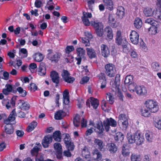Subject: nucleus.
<instances>
[{
  "instance_id": "c756f323",
  "label": "nucleus",
  "mask_w": 161,
  "mask_h": 161,
  "mask_svg": "<svg viewBox=\"0 0 161 161\" xmlns=\"http://www.w3.org/2000/svg\"><path fill=\"white\" fill-rule=\"evenodd\" d=\"M18 105L21 109L22 110H28L30 108L29 104L22 100H19Z\"/></svg>"
},
{
  "instance_id": "a18cd8bd",
  "label": "nucleus",
  "mask_w": 161,
  "mask_h": 161,
  "mask_svg": "<svg viewBox=\"0 0 161 161\" xmlns=\"http://www.w3.org/2000/svg\"><path fill=\"white\" fill-rule=\"evenodd\" d=\"M106 99L111 104H113L114 102V98L112 93L108 92L106 93Z\"/></svg>"
},
{
  "instance_id": "338daca9",
  "label": "nucleus",
  "mask_w": 161,
  "mask_h": 161,
  "mask_svg": "<svg viewBox=\"0 0 161 161\" xmlns=\"http://www.w3.org/2000/svg\"><path fill=\"white\" fill-rule=\"evenodd\" d=\"M74 50V48L73 46H68L65 48L66 52L67 53H69L70 52L73 51Z\"/></svg>"
},
{
  "instance_id": "4be33fe9",
  "label": "nucleus",
  "mask_w": 161,
  "mask_h": 161,
  "mask_svg": "<svg viewBox=\"0 0 161 161\" xmlns=\"http://www.w3.org/2000/svg\"><path fill=\"white\" fill-rule=\"evenodd\" d=\"M15 109H13L11 112L8 118L6 119H4V122L5 124H10V123L15 119V116H16Z\"/></svg>"
},
{
  "instance_id": "4c0bfd02",
  "label": "nucleus",
  "mask_w": 161,
  "mask_h": 161,
  "mask_svg": "<svg viewBox=\"0 0 161 161\" xmlns=\"http://www.w3.org/2000/svg\"><path fill=\"white\" fill-rule=\"evenodd\" d=\"M86 50L87 54L90 58L92 59L96 57L95 51L93 48H87Z\"/></svg>"
},
{
  "instance_id": "412c9836",
  "label": "nucleus",
  "mask_w": 161,
  "mask_h": 161,
  "mask_svg": "<svg viewBox=\"0 0 161 161\" xmlns=\"http://www.w3.org/2000/svg\"><path fill=\"white\" fill-rule=\"evenodd\" d=\"M81 155L82 157L85 158L87 161H92L90 152L88 148L86 147L85 146L83 149Z\"/></svg>"
},
{
  "instance_id": "72a5a7b5",
  "label": "nucleus",
  "mask_w": 161,
  "mask_h": 161,
  "mask_svg": "<svg viewBox=\"0 0 161 161\" xmlns=\"http://www.w3.org/2000/svg\"><path fill=\"white\" fill-rule=\"evenodd\" d=\"M103 126V124L101 121L98 122L97 123L96 126H95L96 129V132L99 134H102L104 130Z\"/></svg>"
},
{
  "instance_id": "dca6fc26",
  "label": "nucleus",
  "mask_w": 161,
  "mask_h": 161,
  "mask_svg": "<svg viewBox=\"0 0 161 161\" xmlns=\"http://www.w3.org/2000/svg\"><path fill=\"white\" fill-rule=\"evenodd\" d=\"M50 77L53 82L55 84V86H58L59 82V77L58 73L55 71H52L51 72Z\"/></svg>"
},
{
  "instance_id": "ea45409f",
  "label": "nucleus",
  "mask_w": 161,
  "mask_h": 161,
  "mask_svg": "<svg viewBox=\"0 0 161 161\" xmlns=\"http://www.w3.org/2000/svg\"><path fill=\"white\" fill-rule=\"evenodd\" d=\"M63 103L64 104V109H65L66 111L68 112L69 109L70 107L69 104V97L63 98Z\"/></svg>"
},
{
  "instance_id": "e433bc0d",
  "label": "nucleus",
  "mask_w": 161,
  "mask_h": 161,
  "mask_svg": "<svg viewBox=\"0 0 161 161\" xmlns=\"http://www.w3.org/2000/svg\"><path fill=\"white\" fill-rule=\"evenodd\" d=\"M125 9L122 6H119L117 8V11L116 14L118 18L120 19L123 18L125 14Z\"/></svg>"
},
{
  "instance_id": "69168bd1",
  "label": "nucleus",
  "mask_w": 161,
  "mask_h": 161,
  "mask_svg": "<svg viewBox=\"0 0 161 161\" xmlns=\"http://www.w3.org/2000/svg\"><path fill=\"white\" fill-rule=\"evenodd\" d=\"M89 80V77L86 76L83 77L81 80L80 81V83L81 84H83L87 82Z\"/></svg>"
},
{
  "instance_id": "c85d7f7f",
  "label": "nucleus",
  "mask_w": 161,
  "mask_h": 161,
  "mask_svg": "<svg viewBox=\"0 0 161 161\" xmlns=\"http://www.w3.org/2000/svg\"><path fill=\"white\" fill-rule=\"evenodd\" d=\"M153 125L158 130H161V118L158 116L153 118Z\"/></svg>"
},
{
  "instance_id": "09e8293b",
  "label": "nucleus",
  "mask_w": 161,
  "mask_h": 161,
  "mask_svg": "<svg viewBox=\"0 0 161 161\" xmlns=\"http://www.w3.org/2000/svg\"><path fill=\"white\" fill-rule=\"evenodd\" d=\"M123 138L124 136L123 134L120 132H118L116 133L114 137V139L116 141H121L123 139Z\"/></svg>"
},
{
  "instance_id": "c03bdc74",
  "label": "nucleus",
  "mask_w": 161,
  "mask_h": 161,
  "mask_svg": "<svg viewBox=\"0 0 161 161\" xmlns=\"http://www.w3.org/2000/svg\"><path fill=\"white\" fill-rule=\"evenodd\" d=\"M90 103L92 106L93 107L94 109H96L97 108L99 105L98 100L93 97H91Z\"/></svg>"
},
{
  "instance_id": "6e6552de",
  "label": "nucleus",
  "mask_w": 161,
  "mask_h": 161,
  "mask_svg": "<svg viewBox=\"0 0 161 161\" xmlns=\"http://www.w3.org/2000/svg\"><path fill=\"white\" fill-rule=\"evenodd\" d=\"M118 123L121 129L125 130L127 129L128 126V120L126 115L121 114L119 116Z\"/></svg>"
},
{
  "instance_id": "20e7f679",
  "label": "nucleus",
  "mask_w": 161,
  "mask_h": 161,
  "mask_svg": "<svg viewBox=\"0 0 161 161\" xmlns=\"http://www.w3.org/2000/svg\"><path fill=\"white\" fill-rule=\"evenodd\" d=\"M115 40L116 43L117 45H121L122 46L124 52L128 51V49L127 46L128 45V42L126 39H122L121 32L120 30H118L117 32Z\"/></svg>"
},
{
  "instance_id": "9b49d317",
  "label": "nucleus",
  "mask_w": 161,
  "mask_h": 161,
  "mask_svg": "<svg viewBox=\"0 0 161 161\" xmlns=\"http://www.w3.org/2000/svg\"><path fill=\"white\" fill-rule=\"evenodd\" d=\"M70 74L66 70L63 69L61 74L64 81L68 83L72 84L75 81V79L73 77L70 76Z\"/></svg>"
},
{
  "instance_id": "13d9d810",
  "label": "nucleus",
  "mask_w": 161,
  "mask_h": 161,
  "mask_svg": "<svg viewBox=\"0 0 161 161\" xmlns=\"http://www.w3.org/2000/svg\"><path fill=\"white\" fill-rule=\"evenodd\" d=\"M80 39L82 42L85 45L86 47L90 46V41L86 37H81Z\"/></svg>"
},
{
  "instance_id": "473e14b6",
  "label": "nucleus",
  "mask_w": 161,
  "mask_h": 161,
  "mask_svg": "<svg viewBox=\"0 0 161 161\" xmlns=\"http://www.w3.org/2000/svg\"><path fill=\"white\" fill-rule=\"evenodd\" d=\"M4 130L7 134L11 135L13 134L14 132V128L12 124H8L5 125Z\"/></svg>"
},
{
  "instance_id": "aec40b11",
  "label": "nucleus",
  "mask_w": 161,
  "mask_h": 161,
  "mask_svg": "<svg viewBox=\"0 0 161 161\" xmlns=\"http://www.w3.org/2000/svg\"><path fill=\"white\" fill-rule=\"evenodd\" d=\"M5 87V88L3 89L2 92L5 95H8L11 92L15 93L17 92L16 90H14L11 84H7L6 85Z\"/></svg>"
},
{
  "instance_id": "37998d69",
  "label": "nucleus",
  "mask_w": 161,
  "mask_h": 161,
  "mask_svg": "<svg viewBox=\"0 0 161 161\" xmlns=\"http://www.w3.org/2000/svg\"><path fill=\"white\" fill-rule=\"evenodd\" d=\"M131 80V75H127L125 77V80L124 81V83L126 86H127L128 90L131 91V89L130 88V85Z\"/></svg>"
},
{
  "instance_id": "a211bd4d",
  "label": "nucleus",
  "mask_w": 161,
  "mask_h": 161,
  "mask_svg": "<svg viewBox=\"0 0 161 161\" xmlns=\"http://www.w3.org/2000/svg\"><path fill=\"white\" fill-rule=\"evenodd\" d=\"M159 25L157 24L153 25L148 29V32L150 35H155L159 32Z\"/></svg>"
},
{
  "instance_id": "052dcab7",
  "label": "nucleus",
  "mask_w": 161,
  "mask_h": 161,
  "mask_svg": "<svg viewBox=\"0 0 161 161\" xmlns=\"http://www.w3.org/2000/svg\"><path fill=\"white\" fill-rule=\"evenodd\" d=\"M140 48L142 51L147 52L148 51V48L146 43L142 41L140 43Z\"/></svg>"
},
{
  "instance_id": "bb28decb",
  "label": "nucleus",
  "mask_w": 161,
  "mask_h": 161,
  "mask_svg": "<svg viewBox=\"0 0 161 161\" xmlns=\"http://www.w3.org/2000/svg\"><path fill=\"white\" fill-rule=\"evenodd\" d=\"M145 136L146 140L149 143L153 142L155 139L154 134L149 130L146 131Z\"/></svg>"
},
{
  "instance_id": "f704fd0d",
  "label": "nucleus",
  "mask_w": 161,
  "mask_h": 161,
  "mask_svg": "<svg viewBox=\"0 0 161 161\" xmlns=\"http://www.w3.org/2000/svg\"><path fill=\"white\" fill-rule=\"evenodd\" d=\"M93 158L97 161L100 160L102 158V155L101 152L97 149H95L92 152Z\"/></svg>"
},
{
  "instance_id": "1a4fd4ad",
  "label": "nucleus",
  "mask_w": 161,
  "mask_h": 161,
  "mask_svg": "<svg viewBox=\"0 0 161 161\" xmlns=\"http://www.w3.org/2000/svg\"><path fill=\"white\" fill-rule=\"evenodd\" d=\"M105 73L109 77L114 76L115 75L116 69L115 65L112 63H108L105 65Z\"/></svg>"
},
{
  "instance_id": "c9c22d12",
  "label": "nucleus",
  "mask_w": 161,
  "mask_h": 161,
  "mask_svg": "<svg viewBox=\"0 0 161 161\" xmlns=\"http://www.w3.org/2000/svg\"><path fill=\"white\" fill-rule=\"evenodd\" d=\"M66 115V113L63 110H60L57 111L54 115V118L57 120H60Z\"/></svg>"
},
{
  "instance_id": "5701e85b",
  "label": "nucleus",
  "mask_w": 161,
  "mask_h": 161,
  "mask_svg": "<svg viewBox=\"0 0 161 161\" xmlns=\"http://www.w3.org/2000/svg\"><path fill=\"white\" fill-rule=\"evenodd\" d=\"M107 150L110 153L114 154L115 153L118 149V147L114 143H108L107 145Z\"/></svg>"
},
{
  "instance_id": "ddd939ff",
  "label": "nucleus",
  "mask_w": 161,
  "mask_h": 161,
  "mask_svg": "<svg viewBox=\"0 0 161 161\" xmlns=\"http://www.w3.org/2000/svg\"><path fill=\"white\" fill-rule=\"evenodd\" d=\"M16 100V97L13 96L10 101L7 98L3 99L2 103L3 106H5L7 109H9L11 107V105L13 107L15 106Z\"/></svg>"
},
{
  "instance_id": "8fccbe9b",
  "label": "nucleus",
  "mask_w": 161,
  "mask_h": 161,
  "mask_svg": "<svg viewBox=\"0 0 161 161\" xmlns=\"http://www.w3.org/2000/svg\"><path fill=\"white\" fill-rule=\"evenodd\" d=\"M142 158L140 154H131V161H141Z\"/></svg>"
},
{
  "instance_id": "e2e57ef3",
  "label": "nucleus",
  "mask_w": 161,
  "mask_h": 161,
  "mask_svg": "<svg viewBox=\"0 0 161 161\" xmlns=\"http://www.w3.org/2000/svg\"><path fill=\"white\" fill-rule=\"evenodd\" d=\"M82 17L81 19L83 24L86 26H88L90 25L91 23H90L89 21V20L88 18L87 17Z\"/></svg>"
},
{
  "instance_id": "f257e3e1",
  "label": "nucleus",
  "mask_w": 161,
  "mask_h": 161,
  "mask_svg": "<svg viewBox=\"0 0 161 161\" xmlns=\"http://www.w3.org/2000/svg\"><path fill=\"white\" fill-rule=\"evenodd\" d=\"M145 108H142L140 112L142 116L145 117H149L151 113L157 112L159 110V106L156 101L149 99L146 101L145 103Z\"/></svg>"
},
{
  "instance_id": "f8f14e48",
  "label": "nucleus",
  "mask_w": 161,
  "mask_h": 161,
  "mask_svg": "<svg viewBox=\"0 0 161 161\" xmlns=\"http://www.w3.org/2000/svg\"><path fill=\"white\" fill-rule=\"evenodd\" d=\"M105 129L106 132H108L110 128V126L115 127L117 126V122L112 118H107L106 120L103 121Z\"/></svg>"
},
{
  "instance_id": "3c124183",
  "label": "nucleus",
  "mask_w": 161,
  "mask_h": 161,
  "mask_svg": "<svg viewBox=\"0 0 161 161\" xmlns=\"http://www.w3.org/2000/svg\"><path fill=\"white\" fill-rule=\"evenodd\" d=\"M80 121L79 116L78 115H76L73 119V124L76 127L79 126L80 125Z\"/></svg>"
},
{
  "instance_id": "393cba45",
  "label": "nucleus",
  "mask_w": 161,
  "mask_h": 161,
  "mask_svg": "<svg viewBox=\"0 0 161 161\" xmlns=\"http://www.w3.org/2000/svg\"><path fill=\"white\" fill-rule=\"evenodd\" d=\"M46 73V64L44 63L41 62L40 64L38 70H37V73L40 75L43 76L45 75Z\"/></svg>"
},
{
  "instance_id": "6e6d98bb",
  "label": "nucleus",
  "mask_w": 161,
  "mask_h": 161,
  "mask_svg": "<svg viewBox=\"0 0 161 161\" xmlns=\"http://www.w3.org/2000/svg\"><path fill=\"white\" fill-rule=\"evenodd\" d=\"M28 88L29 90L31 91H35L37 90L38 88L37 86L35 83H32L29 84Z\"/></svg>"
},
{
  "instance_id": "a19ab883",
  "label": "nucleus",
  "mask_w": 161,
  "mask_h": 161,
  "mask_svg": "<svg viewBox=\"0 0 161 161\" xmlns=\"http://www.w3.org/2000/svg\"><path fill=\"white\" fill-rule=\"evenodd\" d=\"M33 58L34 60L36 62H41L44 58L43 55L40 53H36L33 55Z\"/></svg>"
},
{
  "instance_id": "7ed1b4c3",
  "label": "nucleus",
  "mask_w": 161,
  "mask_h": 161,
  "mask_svg": "<svg viewBox=\"0 0 161 161\" xmlns=\"http://www.w3.org/2000/svg\"><path fill=\"white\" fill-rule=\"evenodd\" d=\"M144 13L147 17L153 16L157 19H161V11L159 9L146 8L144 9Z\"/></svg>"
},
{
  "instance_id": "774afa93",
  "label": "nucleus",
  "mask_w": 161,
  "mask_h": 161,
  "mask_svg": "<svg viewBox=\"0 0 161 161\" xmlns=\"http://www.w3.org/2000/svg\"><path fill=\"white\" fill-rule=\"evenodd\" d=\"M94 3V0H91L88 1V6L89 9L92 10L93 9V5Z\"/></svg>"
},
{
  "instance_id": "6ab92c4d",
  "label": "nucleus",
  "mask_w": 161,
  "mask_h": 161,
  "mask_svg": "<svg viewBox=\"0 0 161 161\" xmlns=\"http://www.w3.org/2000/svg\"><path fill=\"white\" fill-rule=\"evenodd\" d=\"M102 55L105 58L108 57L110 54V51L108 46L105 44H102L100 46Z\"/></svg>"
},
{
  "instance_id": "79ce46f5",
  "label": "nucleus",
  "mask_w": 161,
  "mask_h": 161,
  "mask_svg": "<svg viewBox=\"0 0 161 161\" xmlns=\"http://www.w3.org/2000/svg\"><path fill=\"white\" fill-rule=\"evenodd\" d=\"M37 125V123L35 121H33L29 125L26 129L27 131L30 132L32 131L36 126Z\"/></svg>"
},
{
  "instance_id": "5fc2aeb1",
  "label": "nucleus",
  "mask_w": 161,
  "mask_h": 161,
  "mask_svg": "<svg viewBox=\"0 0 161 161\" xmlns=\"http://www.w3.org/2000/svg\"><path fill=\"white\" fill-rule=\"evenodd\" d=\"M39 151V148L37 146H35L31 150V153L32 156H36L38 154Z\"/></svg>"
},
{
  "instance_id": "2eb2a0df",
  "label": "nucleus",
  "mask_w": 161,
  "mask_h": 161,
  "mask_svg": "<svg viewBox=\"0 0 161 161\" xmlns=\"http://www.w3.org/2000/svg\"><path fill=\"white\" fill-rule=\"evenodd\" d=\"M97 77L100 82H101L100 88L102 89L105 88L107 84L106 74L104 73L101 72L98 75Z\"/></svg>"
},
{
  "instance_id": "0eeeda50",
  "label": "nucleus",
  "mask_w": 161,
  "mask_h": 161,
  "mask_svg": "<svg viewBox=\"0 0 161 161\" xmlns=\"http://www.w3.org/2000/svg\"><path fill=\"white\" fill-rule=\"evenodd\" d=\"M49 52L47 55V58L52 62L57 63L60 59L62 56V54L60 53L56 52L54 53L51 49L48 50Z\"/></svg>"
},
{
  "instance_id": "49530a36",
  "label": "nucleus",
  "mask_w": 161,
  "mask_h": 161,
  "mask_svg": "<svg viewBox=\"0 0 161 161\" xmlns=\"http://www.w3.org/2000/svg\"><path fill=\"white\" fill-rule=\"evenodd\" d=\"M142 23L141 19L138 18L135 19L134 22L135 26L137 29H139L141 28Z\"/></svg>"
},
{
  "instance_id": "2f4dec72",
  "label": "nucleus",
  "mask_w": 161,
  "mask_h": 161,
  "mask_svg": "<svg viewBox=\"0 0 161 161\" xmlns=\"http://www.w3.org/2000/svg\"><path fill=\"white\" fill-rule=\"evenodd\" d=\"M139 36L138 33L135 31H131V43L136 45L139 41Z\"/></svg>"
},
{
  "instance_id": "39448f33",
  "label": "nucleus",
  "mask_w": 161,
  "mask_h": 161,
  "mask_svg": "<svg viewBox=\"0 0 161 161\" xmlns=\"http://www.w3.org/2000/svg\"><path fill=\"white\" fill-rule=\"evenodd\" d=\"M144 140L143 134L140 131H137L131 136V143H134L137 145H140L142 144Z\"/></svg>"
},
{
  "instance_id": "4468645a",
  "label": "nucleus",
  "mask_w": 161,
  "mask_h": 161,
  "mask_svg": "<svg viewBox=\"0 0 161 161\" xmlns=\"http://www.w3.org/2000/svg\"><path fill=\"white\" fill-rule=\"evenodd\" d=\"M76 52L77 57L75 59L77 61V64L79 65L81 64L82 58H83L85 55L86 51L83 48L80 47L76 48Z\"/></svg>"
},
{
  "instance_id": "603ef678",
  "label": "nucleus",
  "mask_w": 161,
  "mask_h": 161,
  "mask_svg": "<svg viewBox=\"0 0 161 161\" xmlns=\"http://www.w3.org/2000/svg\"><path fill=\"white\" fill-rule=\"evenodd\" d=\"M152 67L153 70L155 71H157L160 69V67L158 63L154 62L152 64Z\"/></svg>"
},
{
  "instance_id": "de8ad7c7",
  "label": "nucleus",
  "mask_w": 161,
  "mask_h": 161,
  "mask_svg": "<svg viewBox=\"0 0 161 161\" xmlns=\"http://www.w3.org/2000/svg\"><path fill=\"white\" fill-rule=\"evenodd\" d=\"M17 91L19 93L20 95L22 97H25L27 95L26 91L24 90L21 87H19L17 88Z\"/></svg>"
},
{
  "instance_id": "f3484780",
  "label": "nucleus",
  "mask_w": 161,
  "mask_h": 161,
  "mask_svg": "<svg viewBox=\"0 0 161 161\" xmlns=\"http://www.w3.org/2000/svg\"><path fill=\"white\" fill-rule=\"evenodd\" d=\"M53 137L52 136L47 135L45 136L42 140V146L44 148H46L49 147V145L52 141Z\"/></svg>"
},
{
  "instance_id": "7c9ffc66",
  "label": "nucleus",
  "mask_w": 161,
  "mask_h": 161,
  "mask_svg": "<svg viewBox=\"0 0 161 161\" xmlns=\"http://www.w3.org/2000/svg\"><path fill=\"white\" fill-rule=\"evenodd\" d=\"M104 4L107 9L110 11L114 9V3L113 0H102Z\"/></svg>"
},
{
  "instance_id": "4d7b16f0",
  "label": "nucleus",
  "mask_w": 161,
  "mask_h": 161,
  "mask_svg": "<svg viewBox=\"0 0 161 161\" xmlns=\"http://www.w3.org/2000/svg\"><path fill=\"white\" fill-rule=\"evenodd\" d=\"M146 23L150 24L152 25L158 23V22L156 20L151 18H149L146 19L145 21Z\"/></svg>"
},
{
  "instance_id": "864d4df0",
  "label": "nucleus",
  "mask_w": 161,
  "mask_h": 161,
  "mask_svg": "<svg viewBox=\"0 0 161 161\" xmlns=\"http://www.w3.org/2000/svg\"><path fill=\"white\" fill-rule=\"evenodd\" d=\"M68 150L69 151H73L74 148V143L70 142L68 143L65 144Z\"/></svg>"
},
{
  "instance_id": "680f3d73",
  "label": "nucleus",
  "mask_w": 161,
  "mask_h": 161,
  "mask_svg": "<svg viewBox=\"0 0 161 161\" xmlns=\"http://www.w3.org/2000/svg\"><path fill=\"white\" fill-rule=\"evenodd\" d=\"M54 147L56 151L62 150V146L59 143H55L54 144Z\"/></svg>"
},
{
  "instance_id": "f03ea898",
  "label": "nucleus",
  "mask_w": 161,
  "mask_h": 161,
  "mask_svg": "<svg viewBox=\"0 0 161 161\" xmlns=\"http://www.w3.org/2000/svg\"><path fill=\"white\" fill-rule=\"evenodd\" d=\"M135 92L139 96H145L147 93V88L143 86L137 85L136 83H131V92Z\"/></svg>"
},
{
  "instance_id": "a878e982",
  "label": "nucleus",
  "mask_w": 161,
  "mask_h": 161,
  "mask_svg": "<svg viewBox=\"0 0 161 161\" xmlns=\"http://www.w3.org/2000/svg\"><path fill=\"white\" fill-rule=\"evenodd\" d=\"M108 22L109 25L113 28H116L118 26V24L112 14H109Z\"/></svg>"
},
{
  "instance_id": "b1692460",
  "label": "nucleus",
  "mask_w": 161,
  "mask_h": 161,
  "mask_svg": "<svg viewBox=\"0 0 161 161\" xmlns=\"http://www.w3.org/2000/svg\"><path fill=\"white\" fill-rule=\"evenodd\" d=\"M104 31L106 33V39L110 41L113 38V30L110 27L107 26L104 28Z\"/></svg>"
},
{
  "instance_id": "bf43d9fd",
  "label": "nucleus",
  "mask_w": 161,
  "mask_h": 161,
  "mask_svg": "<svg viewBox=\"0 0 161 161\" xmlns=\"http://www.w3.org/2000/svg\"><path fill=\"white\" fill-rule=\"evenodd\" d=\"M117 94L119 99L121 101H123V98L124 96L122 92L121 89L119 88H118L117 89Z\"/></svg>"
},
{
  "instance_id": "58836bf2",
  "label": "nucleus",
  "mask_w": 161,
  "mask_h": 161,
  "mask_svg": "<svg viewBox=\"0 0 161 161\" xmlns=\"http://www.w3.org/2000/svg\"><path fill=\"white\" fill-rule=\"evenodd\" d=\"M56 141L60 142L61 141V133L59 130L55 131L52 136Z\"/></svg>"
},
{
  "instance_id": "cd10ccee",
  "label": "nucleus",
  "mask_w": 161,
  "mask_h": 161,
  "mask_svg": "<svg viewBox=\"0 0 161 161\" xmlns=\"http://www.w3.org/2000/svg\"><path fill=\"white\" fill-rule=\"evenodd\" d=\"M96 146L97 148L101 151H103L104 147L105 146L104 143L103 141L98 139H96L94 141Z\"/></svg>"
},
{
  "instance_id": "9d476101",
  "label": "nucleus",
  "mask_w": 161,
  "mask_h": 161,
  "mask_svg": "<svg viewBox=\"0 0 161 161\" xmlns=\"http://www.w3.org/2000/svg\"><path fill=\"white\" fill-rule=\"evenodd\" d=\"M127 138L128 142V144H124L122 147V154L124 156H127L129 155L130 153V150L131 148L130 144L131 143V134L128 133L127 135Z\"/></svg>"
},
{
  "instance_id": "0e129e2a",
  "label": "nucleus",
  "mask_w": 161,
  "mask_h": 161,
  "mask_svg": "<svg viewBox=\"0 0 161 161\" xmlns=\"http://www.w3.org/2000/svg\"><path fill=\"white\" fill-rule=\"evenodd\" d=\"M63 135H64V134H63ZM65 137L64 138V140L65 144L70 142H71V141L70 136L69 134H65Z\"/></svg>"
},
{
  "instance_id": "423d86ee",
  "label": "nucleus",
  "mask_w": 161,
  "mask_h": 161,
  "mask_svg": "<svg viewBox=\"0 0 161 161\" xmlns=\"http://www.w3.org/2000/svg\"><path fill=\"white\" fill-rule=\"evenodd\" d=\"M91 26L94 28L97 35L102 36L103 35V25L102 22L96 21H92L91 22Z\"/></svg>"
}]
</instances>
